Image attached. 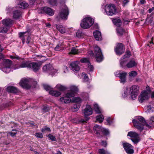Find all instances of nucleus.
<instances>
[{
	"label": "nucleus",
	"mask_w": 154,
	"mask_h": 154,
	"mask_svg": "<svg viewBox=\"0 0 154 154\" xmlns=\"http://www.w3.org/2000/svg\"><path fill=\"white\" fill-rule=\"evenodd\" d=\"M78 88L75 85H72L69 87V89L66 94L65 96L60 98V100L63 103H68L71 102L70 97H74L78 92Z\"/></svg>",
	"instance_id": "nucleus-1"
},
{
	"label": "nucleus",
	"mask_w": 154,
	"mask_h": 154,
	"mask_svg": "<svg viewBox=\"0 0 154 154\" xmlns=\"http://www.w3.org/2000/svg\"><path fill=\"white\" fill-rule=\"evenodd\" d=\"M38 57V59L39 58L43 57L44 59L42 60L39 61L38 62H32L30 63V67L29 68L32 69V70L35 72H36L38 71L40 68L41 66L42 63L47 60V59L44 56H40L37 55H34L33 56V58L34 59ZM37 59V58H36Z\"/></svg>",
	"instance_id": "nucleus-2"
},
{
	"label": "nucleus",
	"mask_w": 154,
	"mask_h": 154,
	"mask_svg": "<svg viewBox=\"0 0 154 154\" xmlns=\"http://www.w3.org/2000/svg\"><path fill=\"white\" fill-rule=\"evenodd\" d=\"M69 13L68 7L66 5L64 6L59 13L58 16L56 17V19L57 21L60 20V19L66 20L68 18Z\"/></svg>",
	"instance_id": "nucleus-3"
},
{
	"label": "nucleus",
	"mask_w": 154,
	"mask_h": 154,
	"mask_svg": "<svg viewBox=\"0 0 154 154\" xmlns=\"http://www.w3.org/2000/svg\"><path fill=\"white\" fill-rule=\"evenodd\" d=\"M145 121L144 119L142 116H139L137 120H132L134 126L140 131L143 129V124L145 123Z\"/></svg>",
	"instance_id": "nucleus-4"
},
{
	"label": "nucleus",
	"mask_w": 154,
	"mask_h": 154,
	"mask_svg": "<svg viewBox=\"0 0 154 154\" xmlns=\"http://www.w3.org/2000/svg\"><path fill=\"white\" fill-rule=\"evenodd\" d=\"M93 19L89 17H86L84 18L82 21L80 26L82 28L87 29L90 27L94 23Z\"/></svg>",
	"instance_id": "nucleus-5"
},
{
	"label": "nucleus",
	"mask_w": 154,
	"mask_h": 154,
	"mask_svg": "<svg viewBox=\"0 0 154 154\" xmlns=\"http://www.w3.org/2000/svg\"><path fill=\"white\" fill-rule=\"evenodd\" d=\"M105 11L109 16L115 15L117 13L115 5L113 4H107L105 6Z\"/></svg>",
	"instance_id": "nucleus-6"
},
{
	"label": "nucleus",
	"mask_w": 154,
	"mask_h": 154,
	"mask_svg": "<svg viewBox=\"0 0 154 154\" xmlns=\"http://www.w3.org/2000/svg\"><path fill=\"white\" fill-rule=\"evenodd\" d=\"M94 49V55L97 61L98 62H101L103 59V57L100 48L98 46H96Z\"/></svg>",
	"instance_id": "nucleus-7"
},
{
	"label": "nucleus",
	"mask_w": 154,
	"mask_h": 154,
	"mask_svg": "<svg viewBox=\"0 0 154 154\" xmlns=\"http://www.w3.org/2000/svg\"><path fill=\"white\" fill-rule=\"evenodd\" d=\"M127 136L131 138V140L135 144H137L140 140L139 134L135 132L130 131L128 133Z\"/></svg>",
	"instance_id": "nucleus-8"
},
{
	"label": "nucleus",
	"mask_w": 154,
	"mask_h": 154,
	"mask_svg": "<svg viewBox=\"0 0 154 154\" xmlns=\"http://www.w3.org/2000/svg\"><path fill=\"white\" fill-rule=\"evenodd\" d=\"M83 113L85 119H81V121L83 122H86L89 119V117L87 116L91 115L92 113V109L89 105H86V107L84 110Z\"/></svg>",
	"instance_id": "nucleus-9"
},
{
	"label": "nucleus",
	"mask_w": 154,
	"mask_h": 154,
	"mask_svg": "<svg viewBox=\"0 0 154 154\" xmlns=\"http://www.w3.org/2000/svg\"><path fill=\"white\" fill-rule=\"evenodd\" d=\"M125 50L124 45L122 43H118L115 49V51L117 55H120L124 53Z\"/></svg>",
	"instance_id": "nucleus-10"
},
{
	"label": "nucleus",
	"mask_w": 154,
	"mask_h": 154,
	"mask_svg": "<svg viewBox=\"0 0 154 154\" xmlns=\"http://www.w3.org/2000/svg\"><path fill=\"white\" fill-rule=\"evenodd\" d=\"M123 146L125 151L128 154H132L134 153L133 146L128 143H125L123 144Z\"/></svg>",
	"instance_id": "nucleus-11"
},
{
	"label": "nucleus",
	"mask_w": 154,
	"mask_h": 154,
	"mask_svg": "<svg viewBox=\"0 0 154 154\" xmlns=\"http://www.w3.org/2000/svg\"><path fill=\"white\" fill-rule=\"evenodd\" d=\"M139 90L138 87L136 85H133L131 87V96L133 100L135 99L138 95V92Z\"/></svg>",
	"instance_id": "nucleus-12"
},
{
	"label": "nucleus",
	"mask_w": 154,
	"mask_h": 154,
	"mask_svg": "<svg viewBox=\"0 0 154 154\" xmlns=\"http://www.w3.org/2000/svg\"><path fill=\"white\" fill-rule=\"evenodd\" d=\"M29 82L28 79L23 78L19 82L20 85L23 88L29 89L31 87V85L29 84Z\"/></svg>",
	"instance_id": "nucleus-13"
},
{
	"label": "nucleus",
	"mask_w": 154,
	"mask_h": 154,
	"mask_svg": "<svg viewBox=\"0 0 154 154\" xmlns=\"http://www.w3.org/2000/svg\"><path fill=\"white\" fill-rule=\"evenodd\" d=\"M149 93L147 91H144L141 93L139 97V100L142 103L144 101L147 100L149 98Z\"/></svg>",
	"instance_id": "nucleus-14"
},
{
	"label": "nucleus",
	"mask_w": 154,
	"mask_h": 154,
	"mask_svg": "<svg viewBox=\"0 0 154 154\" xmlns=\"http://www.w3.org/2000/svg\"><path fill=\"white\" fill-rule=\"evenodd\" d=\"M43 70L44 71L50 73H53L55 71L52 66L50 64L46 65L43 67Z\"/></svg>",
	"instance_id": "nucleus-15"
},
{
	"label": "nucleus",
	"mask_w": 154,
	"mask_h": 154,
	"mask_svg": "<svg viewBox=\"0 0 154 154\" xmlns=\"http://www.w3.org/2000/svg\"><path fill=\"white\" fill-rule=\"evenodd\" d=\"M77 62H73L71 63L70 64V68L74 72H77L80 69V67L78 65Z\"/></svg>",
	"instance_id": "nucleus-16"
},
{
	"label": "nucleus",
	"mask_w": 154,
	"mask_h": 154,
	"mask_svg": "<svg viewBox=\"0 0 154 154\" xmlns=\"http://www.w3.org/2000/svg\"><path fill=\"white\" fill-rule=\"evenodd\" d=\"M2 23L6 27H10L13 25L14 21L9 18H8L3 20H2Z\"/></svg>",
	"instance_id": "nucleus-17"
},
{
	"label": "nucleus",
	"mask_w": 154,
	"mask_h": 154,
	"mask_svg": "<svg viewBox=\"0 0 154 154\" xmlns=\"http://www.w3.org/2000/svg\"><path fill=\"white\" fill-rule=\"evenodd\" d=\"M13 18L17 20L19 19L21 17V12L19 10H16L13 11Z\"/></svg>",
	"instance_id": "nucleus-18"
},
{
	"label": "nucleus",
	"mask_w": 154,
	"mask_h": 154,
	"mask_svg": "<svg viewBox=\"0 0 154 154\" xmlns=\"http://www.w3.org/2000/svg\"><path fill=\"white\" fill-rule=\"evenodd\" d=\"M7 91L10 93H17L19 92L18 89L16 87L13 86H9L7 88Z\"/></svg>",
	"instance_id": "nucleus-19"
},
{
	"label": "nucleus",
	"mask_w": 154,
	"mask_h": 154,
	"mask_svg": "<svg viewBox=\"0 0 154 154\" xmlns=\"http://www.w3.org/2000/svg\"><path fill=\"white\" fill-rule=\"evenodd\" d=\"M102 128V127L101 126L97 125H95L94 127L95 133L97 134V136L98 137L100 136V133L101 131Z\"/></svg>",
	"instance_id": "nucleus-20"
},
{
	"label": "nucleus",
	"mask_w": 154,
	"mask_h": 154,
	"mask_svg": "<svg viewBox=\"0 0 154 154\" xmlns=\"http://www.w3.org/2000/svg\"><path fill=\"white\" fill-rule=\"evenodd\" d=\"M19 7L22 9L26 8L29 6L28 4L23 0H20L18 4Z\"/></svg>",
	"instance_id": "nucleus-21"
},
{
	"label": "nucleus",
	"mask_w": 154,
	"mask_h": 154,
	"mask_svg": "<svg viewBox=\"0 0 154 154\" xmlns=\"http://www.w3.org/2000/svg\"><path fill=\"white\" fill-rule=\"evenodd\" d=\"M127 73L123 72L119 73V77L121 79V82L122 83H125L126 81V76Z\"/></svg>",
	"instance_id": "nucleus-22"
},
{
	"label": "nucleus",
	"mask_w": 154,
	"mask_h": 154,
	"mask_svg": "<svg viewBox=\"0 0 154 154\" xmlns=\"http://www.w3.org/2000/svg\"><path fill=\"white\" fill-rule=\"evenodd\" d=\"M30 63L27 61H24L22 62L20 64L18 65V68H29Z\"/></svg>",
	"instance_id": "nucleus-23"
},
{
	"label": "nucleus",
	"mask_w": 154,
	"mask_h": 154,
	"mask_svg": "<svg viewBox=\"0 0 154 154\" xmlns=\"http://www.w3.org/2000/svg\"><path fill=\"white\" fill-rule=\"evenodd\" d=\"M136 65V63L134 60L131 59L127 63V67L128 68H131L135 66Z\"/></svg>",
	"instance_id": "nucleus-24"
},
{
	"label": "nucleus",
	"mask_w": 154,
	"mask_h": 154,
	"mask_svg": "<svg viewBox=\"0 0 154 154\" xmlns=\"http://www.w3.org/2000/svg\"><path fill=\"white\" fill-rule=\"evenodd\" d=\"M93 35L96 40L99 41L101 40V33L100 31L98 30L95 31L93 32Z\"/></svg>",
	"instance_id": "nucleus-25"
},
{
	"label": "nucleus",
	"mask_w": 154,
	"mask_h": 154,
	"mask_svg": "<svg viewBox=\"0 0 154 154\" xmlns=\"http://www.w3.org/2000/svg\"><path fill=\"white\" fill-rule=\"evenodd\" d=\"M44 11L49 15L52 16L54 14L53 10L50 8L45 7L43 8Z\"/></svg>",
	"instance_id": "nucleus-26"
},
{
	"label": "nucleus",
	"mask_w": 154,
	"mask_h": 154,
	"mask_svg": "<svg viewBox=\"0 0 154 154\" xmlns=\"http://www.w3.org/2000/svg\"><path fill=\"white\" fill-rule=\"evenodd\" d=\"M128 59H124L121 58L120 60V66L123 69H125L127 67V63Z\"/></svg>",
	"instance_id": "nucleus-27"
},
{
	"label": "nucleus",
	"mask_w": 154,
	"mask_h": 154,
	"mask_svg": "<svg viewBox=\"0 0 154 154\" xmlns=\"http://www.w3.org/2000/svg\"><path fill=\"white\" fill-rule=\"evenodd\" d=\"M56 28L62 34H64L66 32L65 28L62 25H56Z\"/></svg>",
	"instance_id": "nucleus-28"
},
{
	"label": "nucleus",
	"mask_w": 154,
	"mask_h": 154,
	"mask_svg": "<svg viewBox=\"0 0 154 154\" xmlns=\"http://www.w3.org/2000/svg\"><path fill=\"white\" fill-rule=\"evenodd\" d=\"M4 66L10 68H11V66L12 64V61L9 59H5L4 60Z\"/></svg>",
	"instance_id": "nucleus-29"
},
{
	"label": "nucleus",
	"mask_w": 154,
	"mask_h": 154,
	"mask_svg": "<svg viewBox=\"0 0 154 154\" xmlns=\"http://www.w3.org/2000/svg\"><path fill=\"white\" fill-rule=\"evenodd\" d=\"M112 21L114 24L118 27H120L122 24V21L119 19H114Z\"/></svg>",
	"instance_id": "nucleus-30"
},
{
	"label": "nucleus",
	"mask_w": 154,
	"mask_h": 154,
	"mask_svg": "<svg viewBox=\"0 0 154 154\" xmlns=\"http://www.w3.org/2000/svg\"><path fill=\"white\" fill-rule=\"evenodd\" d=\"M50 94L55 97H58L60 96L61 93L59 92L56 91L51 90L49 91Z\"/></svg>",
	"instance_id": "nucleus-31"
},
{
	"label": "nucleus",
	"mask_w": 154,
	"mask_h": 154,
	"mask_svg": "<svg viewBox=\"0 0 154 154\" xmlns=\"http://www.w3.org/2000/svg\"><path fill=\"white\" fill-rule=\"evenodd\" d=\"M80 106L79 104H75L71 107V110L73 112L77 111L79 108Z\"/></svg>",
	"instance_id": "nucleus-32"
},
{
	"label": "nucleus",
	"mask_w": 154,
	"mask_h": 154,
	"mask_svg": "<svg viewBox=\"0 0 154 154\" xmlns=\"http://www.w3.org/2000/svg\"><path fill=\"white\" fill-rule=\"evenodd\" d=\"M82 101L81 99L79 97H76L72 98L71 102H72L75 103L76 104H79Z\"/></svg>",
	"instance_id": "nucleus-33"
},
{
	"label": "nucleus",
	"mask_w": 154,
	"mask_h": 154,
	"mask_svg": "<svg viewBox=\"0 0 154 154\" xmlns=\"http://www.w3.org/2000/svg\"><path fill=\"white\" fill-rule=\"evenodd\" d=\"M117 33L119 35L122 36L125 32V30L122 28L119 27L116 29Z\"/></svg>",
	"instance_id": "nucleus-34"
},
{
	"label": "nucleus",
	"mask_w": 154,
	"mask_h": 154,
	"mask_svg": "<svg viewBox=\"0 0 154 154\" xmlns=\"http://www.w3.org/2000/svg\"><path fill=\"white\" fill-rule=\"evenodd\" d=\"M131 55L130 51H127L125 54L121 58L124 59H128V58L130 57Z\"/></svg>",
	"instance_id": "nucleus-35"
},
{
	"label": "nucleus",
	"mask_w": 154,
	"mask_h": 154,
	"mask_svg": "<svg viewBox=\"0 0 154 154\" xmlns=\"http://www.w3.org/2000/svg\"><path fill=\"white\" fill-rule=\"evenodd\" d=\"M26 33H27L26 32H20L19 34L20 37L22 38V40L23 44H24L25 42L24 37L26 36V35L25 34Z\"/></svg>",
	"instance_id": "nucleus-36"
},
{
	"label": "nucleus",
	"mask_w": 154,
	"mask_h": 154,
	"mask_svg": "<svg viewBox=\"0 0 154 154\" xmlns=\"http://www.w3.org/2000/svg\"><path fill=\"white\" fill-rule=\"evenodd\" d=\"M96 120L98 121L100 123H101L103 121V116L102 115H100L96 117Z\"/></svg>",
	"instance_id": "nucleus-37"
},
{
	"label": "nucleus",
	"mask_w": 154,
	"mask_h": 154,
	"mask_svg": "<svg viewBox=\"0 0 154 154\" xmlns=\"http://www.w3.org/2000/svg\"><path fill=\"white\" fill-rule=\"evenodd\" d=\"M10 27H1L0 28V32L6 33Z\"/></svg>",
	"instance_id": "nucleus-38"
},
{
	"label": "nucleus",
	"mask_w": 154,
	"mask_h": 154,
	"mask_svg": "<svg viewBox=\"0 0 154 154\" xmlns=\"http://www.w3.org/2000/svg\"><path fill=\"white\" fill-rule=\"evenodd\" d=\"M56 87L57 88L61 91H64L66 89V88L65 86H63L59 84L57 85Z\"/></svg>",
	"instance_id": "nucleus-39"
},
{
	"label": "nucleus",
	"mask_w": 154,
	"mask_h": 154,
	"mask_svg": "<svg viewBox=\"0 0 154 154\" xmlns=\"http://www.w3.org/2000/svg\"><path fill=\"white\" fill-rule=\"evenodd\" d=\"M94 108L97 113H101L99 107L97 104H95L94 105Z\"/></svg>",
	"instance_id": "nucleus-40"
},
{
	"label": "nucleus",
	"mask_w": 154,
	"mask_h": 154,
	"mask_svg": "<svg viewBox=\"0 0 154 154\" xmlns=\"http://www.w3.org/2000/svg\"><path fill=\"white\" fill-rule=\"evenodd\" d=\"M2 71L6 73H8L11 71V68L7 67L4 66V67L2 68Z\"/></svg>",
	"instance_id": "nucleus-41"
},
{
	"label": "nucleus",
	"mask_w": 154,
	"mask_h": 154,
	"mask_svg": "<svg viewBox=\"0 0 154 154\" xmlns=\"http://www.w3.org/2000/svg\"><path fill=\"white\" fill-rule=\"evenodd\" d=\"M137 75V73L136 71H133L130 72L129 75L130 77H135Z\"/></svg>",
	"instance_id": "nucleus-42"
},
{
	"label": "nucleus",
	"mask_w": 154,
	"mask_h": 154,
	"mask_svg": "<svg viewBox=\"0 0 154 154\" xmlns=\"http://www.w3.org/2000/svg\"><path fill=\"white\" fill-rule=\"evenodd\" d=\"M78 53V50L75 47H72V48L70 53L73 54H77Z\"/></svg>",
	"instance_id": "nucleus-43"
},
{
	"label": "nucleus",
	"mask_w": 154,
	"mask_h": 154,
	"mask_svg": "<svg viewBox=\"0 0 154 154\" xmlns=\"http://www.w3.org/2000/svg\"><path fill=\"white\" fill-rule=\"evenodd\" d=\"M101 132H102L103 134L106 135H108L109 134V132L108 130L103 128V127L102 128Z\"/></svg>",
	"instance_id": "nucleus-44"
},
{
	"label": "nucleus",
	"mask_w": 154,
	"mask_h": 154,
	"mask_svg": "<svg viewBox=\"0 0 154 154\" xmlns=\"http://www.w3.org/2000/svg\"><path fill=\"white\" fill-rule=\"evenodd\" d=\"M80 61L83 63H89L88 60V58H83L80 60Z\"/></svg>",
	"instance_id": "nucleus-45"
},
{
	"label": "nucleus",
	"mask_w": 154,
	"mask_h": 154,
	"mask_svg": "<svg viewBox=\"0 0 154 154\" xmlns=\"http://www.w3.org/2000/svg\"><path fill=\"white\" fill-rule=\"evenodd\" d=\"M62 46L61 44H58L55 48L54 49L56 51H59L61 50V47Z\"/></svg>",
	"instance_id": "nucleus-46"
},
{
	"label": "nucleus",
	"mask_w": 154,
	"mask_h": 154,
	"mask_svg": "<svg viewBox=\"0 0 154 154\" xmlns=\"http://www.w3.org/2000/svg\"><path fill=\"white\" fill-rule=\"evenodd\" d=\"M88 65V68L90 71H92L94 69V67L92 65H91V63L90 62L88 63H87Z\"/></svg>",
	"instance_id": "nucleus-47"
},
{
	"label": "nucleus",
	"mask_w": 154,
	"mask_h": 154,
	"mask_svg": "<svg viewBox=\"0 0 154 154\" xmlns=\"http://www.w3.org/2000/svg\"><path fill=\"white\" fill-rule=\"evenodd\" d=\"M82 75L83 76L84 81L85 82H87L88 80V75L85 73H82Z\"/></svg>",
	"instance_id": "nucleus-48"
},
{
	"label": "nucleus",
	"mask_w": 154,
	"mask_h": 154,
	"mask_svg": "<svg viewBox=\"0 0 154 154\" xmlns=\"http://www.w3.org/2000/svg\"><path fill=\"white\" fill-rule=\"evenodd\" d=\"M48 3L51 5H55L57 3V0H49Z\"/></svg>",
	"instance_id": "nucleus-49"
},
{
	"label": "nucleus",
	"mask_w": 154,
	"mask_h": 154,
	"mask_svg": "<svg viewBox=\"0 0 154 154\" xmlns=\"http://www.w3.org/2000/svg\"><path fill=\"white\" fill-rule=\"evenodd\" d=\"M35 136L38 138H42L43 137V135L42 133H36Z\"/></svg>",
	"instance_id": "nucleus-50"
},
{
	"label": "nucleus",
	"mask_w": 154,
	"mask_h": 154,
	"mask_svg": "<svg viewBox=\"0 0 154 154\" xmlns=\"http://www.w3.org/2000/svg\"><path fill=\"white\" fill-rule=\"evenodd\" d=\"M43 86L45 89L47 91L51 89V87L48 85L44 84Z\"/></svg>",
	"instance_id": "nucleus-51"
},
{
	"label": "nucleus",
	"mask_w": 154,
	"mask_h": 154,
	"mask_svg": "<svg viewBox=\"0 0 154 154\" xmlns=\"http://www.w3.org/2000/svg\"><path fill=\"white\" fill-rule=\"evenodd\" d=\"M48 137H49L52 141H55L56 140V139L55 137L53 135H51V134H49L48 135Z\"/></svg>",
	"instance_id": "nucleus-52"
},
{
	"label": "nucleus",
	"mask_w": 154,
	"mask_h": 154,
	"mask_svg": "<svg viewBox=\"0 0 154 154\" xmlns=\"http://www.w3.org/2000/svg\"><path fill=\"white\" fill-rule=\"evenodd\" d=\"M106 120L107 122V124L108 125H110L112 123V121L110 120V117L107 118Z\"/></svg>",
	"instance_id": "nucleus-53"
},
{
	"label": "nucleus",
	"mask_w": 154,
	"mask_h": 154,
	"mask_svg": "<svg viewBox=\"0 0 154 154\" xmlns=\"http://www.w3.org/2000/svg\"><path fill=\"white\" fill-rule=\"evenodd\" d=\"M98 152L100 154H105L106 151L103 149H99Z\"/></svg>",
	"instance_id": "nucleus-54"
},
{
	"label": "nucleus",
	"mask_w": 154,
	"mask_h": 154,
	"mask_svg": "<svg viewBox=\"0 0 154 154\" xmlns=\"http://www.w3.org/2000/svg\"><path fill=\"white\" fill-rule=\"evenodd\" d=\"M128 94V89L127 88L125 89V91H124L123 94H122L123 97H126Z\"/></svg>",
	"instance_id": "nucleus-55"
},
{
	"label": "nucleus",
	"mask_w": 154,
	"mask_h": 154,
	"mask_svg": "<svg viewBox=\"0 0 154 154\" xmlns=\"http://www.w3.org/2000/svg\"><path fill=\"white\" fill-rule=\"evenodd\" d=\"M0 59H2L4 58V57L3 55L1 53V52L3 50V48H1L0 49Z\"/></svg>",
	"instance_id": "nucleus-56"
},
{
	"label": "nucleus",
	"mask_w": 154,
	"mask_h": 154,
	"mask_svg": "<svg viewBox=\"0 0 154 154\" xmlns=\"http://www.w3.org/2000/svg\"><path fill=\"white\" fill-rule=\"evenodd\" d=\"M82 34V33L80 31H78L76 33V36L78 37H81Z\"/></svg>",
	"instance_id": "nucleus-57"
},
{
	"label": "nucleus",
	"mask_w": 154,
	"mask_h": 154,
	"mask_svg": "<svg viewBox=\"0 0 154 154\" xmlns=\"http://www.w3.org/2000/svg\"><path fill=\"white\" fill-rule=\"evenodd\" d=\"M45 130H47L48 131H50V129L49 128L45 127V128H42V132H44Z\"/></svg>",
	"instance_id": "nucleus-58"
},
{
	"label": "nucleus",
	"mask_w": 154,
	"mask_h": 154,
	"mask_svg": "<svg viewBox=\"0 0 154 154\" xmlns=\"http://www.w3.org/2000/svg\"><path fill=\"white\" fill-rule=\"evenodd\" d=\"M152 122H154V116L151 117L149 121L150 124H152Z\"/></svg>",
	"instance_id": "nucleus-59"
},
{
	"label": "nucleus",
	"mask_w": 154,
	"mask_h": 154,
	"mask_svg": "<svg viewBox=\"0 0 154 154\" xmlns=\"http://www.w3.org/2000/svg\"><path fill=\"white\" fill-rule=\"evenodd\" d=\"M101 145L104 147H106L107 145V143L106 141H102Z\"/></svg>",
	"instance_id": "nucleus-60"
},
{
	"label": "nucleus",
	"mask_w": 154,
	"mask_h": 154,
	"mask_svg": "<svg viewBox=\"0 0 154 154\" xmlns=\"http://www.w3.org/2000/svg\"><path fill=\"white\" fill-rule=\"evenodd\" d=\"M88 54L90 55V56L94 57V54L93 52L92 51H88Z\"/></svg>",
	"instance_id": "nucleus-61"
},
{
	"label": "nucleus",
	"mask_w": 154,
	"mask_h": 154,
	"mask_svg": "<svg viewBox=\"0 0 154 154\" xmlns=\"http://www.w3.org/2000/svg\"><path fill=\"white\" fill-rule=\"evenodd\" d=\"M43 110L44 112H47L49 110V109L48 107H47L46 106H45V107H44L43 108Z\"/></svg>",
	"instance_id": "nucleus-62"
},
{
	"label": "nucleus",
	"mask_w": 154,
	"mask_h": 154,
	"mask_svg": "<svg viewBox=\"0 0 154 154\" xmlns=\"http://www.w3.org/2000/svg\"><path fill=\"white\" fill-rule=\"evenodd\" d=\"M129 2V0H124L123 2L124 6L126 5Z\"/></svg>",
	"instance_id": "nucleus-63"
},
{
	"label": "nucleus",
	"mask_w": 154,
	"mask_h": 154,
	"mask_svg": "<svg viewBox=\"0 0 154 154\" xmlns=\"http://www.w3.org/2000/svg\"><path fill=\"white\" fill-rule=\"evenodd\" d=\"M31 40V38L30 36H28L27 37V41H26V43L27 44H29V42Z\"/></svg>",
	"instance_id": "nucleus-64"
}]
</instances>
